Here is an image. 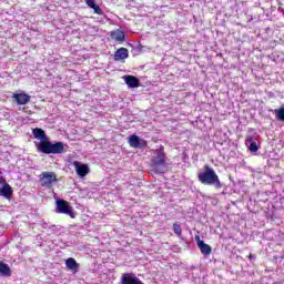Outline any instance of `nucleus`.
Here are the masks:
<instances>
[{
	"label": "nucleus",
	"instance_id": "obj_1",
	"mask_svg": "<svg viewBox=\"0 0 284 284\" xmlns=\"http://www.w3.org/2000/svg\"><path fill=\"white\" fill-rule=\"evenodd\" d=\"M36 148L42 154H63L67 152L68 144L63 142H50V140L43 142H36Z\"/></svg>",
	"mask_w": 284,
	"mask_h": 284
},
{
	"label": "nucleus",
	"instance_id": "obj_2",
	"mask_svg": "<svg viewBox=\"0 0 284 284\" xmlns=\"http://www.w3.org/2000/svg\"><path fill=\"white\" fill-rule=\"evenodd\" d=\"M197 179L203 185H214L217 189L222 187L221 180H219L216 171L209 165L204 168V172H200L197 174Z\"/></svg>",
	"mask_w": 284,
	"mask_h": 284
},
{
	"label": "nucleus",
	"instance_id": "obj_3",
	"mask_svg": "<svg viewBox=\"0 0 284 284\" xmlns=\"http://www.w3.org/2000/svg\"><path fill=\"white\" fill-rule=\"evenodd\" d=\"M152 168L156 174H164L168 170V163L165 162V152L163 146H160L152 158Z\"/></svg>",
	"mask_w": 284,
	"mask_h": 284
},
{
	"label": "nucleus",
	"instance_id": "obj_4",
	"mask_svg": "<svg viewBox=\"0 0 284 284\" xmlns=\"http://www.w3.org/2000/svg\"><path fill=\"white\" fill-rule=\"evenodd\" d=\"M55 212L58 214H67L71 219H74V216H75L74 211H72V207H70V204L64 200H57Z\"/></svg>",
	"mask_w": 284,
	"mask_h": 284
},
{
	"label": "nucleus",
	"instance_id": "obj_5",
	"mask_svg": "<svg viewBox=\"0 0 284 284\" xmlns=\"http://www.w3.org/2000/svg\"><path fill=\"white\" fill-rule=\"evenodd\" d=\"M40 183L42 187H52V184L57 183V174L54 172L41 173Z\"/></svg>",
	"mask_w": 284,
	"mask_h": 284
},
{
	"label": "nucleus",
	"instance_id": "obj_6",
	"mask_svg": "<svg viewBox=\"0 0 284 284\" xmlns=\"http://www.w3.org/2000/svg\"><path fill=\"white\" fill-rule=\"evenodd\" d=\"M120 284H145L134 273H123Z\"/></svg>",
	"mask_w": 284,
	"mask_h": 284
},
{
	"label": "nucleus",
	"instance_id": "obj_7",
	"mask_svg": "<svg viewBox=\"0 0 284 284\" xmlns=\"http://www.w3.org/2000/svg\"><path fill=\"white\" fill-rule=\"evenodd\" d=\"M12 99L18 105H28V103H30L31 97L28 93L21 91L20 93H13Z\"/></svg>",
	"mask_w": 284,
	"mask_h": 284
},
{
	"label": "nucleus",
	"instance_id": "obj_8",
	"mask_svg": "<svg viewBox=\"0 0 284 284\" xmlns=\"http://www.w3.org/2000/svg\"><path fill=\"white\" fill-rule=\"evenodd\" d=\"M73 166L80 179H83L88 176V174H90V168H88V164H83L81 162L75 161L73 162Z\"/></svg>",
	"mask_w": 284,
	"mask_h": 284
},
{
	"label": "nucleus",
	"instance_id": "obj_9",
	"mask_svg": "<svg viewBox=\"0 0 284 284\" xmlns=\"http://www.w3.org/2000/svg\"><path fill=\"white\" fill-rule=\"evenodd\" d=\"M195 239L197 241V247L200 248L201 253L204 256H210L212 254V246L203 242V240H201V237L199 236H196Z\"/></svg>",
	"mask_w": 284,
	"mask_h": 284
},
{
	"label": "nucleus",
	"instance_id": "obj_10",
	"mask_svg": "<svg viewBox=\"0 0 284 284\" xmlns=\"http://www.w3.org/2000/svg\"><path fill=\"white\" fill-rule=\"evenodd\" d=\"M124 83H126L128 88H139L141 83L139 82V79L134 75H124L123 77Z\"/></svg>",
	"mask_w": 284,
	"mask_h": 284
},
{
	"label": "nucleus",
	"instance_id": "obj_11",
	"mask_svg": "<svg viewBox=\"0 0 284 284\" xmlns=\"http://www.w3.org/2000/svg\"><path fill=\"white\" fill-rule=\"evenodd\" d=\"M130 57V52L126 48H120L114 53V61H125Z\"/></svg>",
	"mask_w": 284,
	"mask_h": 284
},
{
	"label": "nucleus",
	"instance_id": "obj_12",
	"mask_svg": "<svg viewBox=\"0 0 284 284\" xmlns=\"http://www.w3.org/2000/svg\"><path fill=\"white\" fill-rule=\"evenodd\" d=\"M32 134L34 139L40 141V143H43V141H49L50 138L45 134V131L43 129L36 128L32 130Z\"/></svg>",
	"mask_w": 284,
	"mask_h": 284
},
{
	"label": "nucleus",
	"instance_id": "obj_13",
	"mask_svg": "<svg viewBox=\"0 0 284 284\" xmlns=\"http://www.w3.org/2000/svg\"><path fill=\"white\" fill-rule=\"evenodd\" d=\"M13 190L12 186H10V184L6 183L1 189H0V196H4V199H12V194H13Z\"/></svg>",
	"mask_w": 284,
	"mask_h": 284
},
{
	"label": "nucleus",
	"instance_id": "obj_14",
	"mask_svg": "<svg viewBox=\"0 0 284 284\" xmlns=\"http://www.w3.org/2000/svg\"><path fill=\"white\" fill-rule=\"evenodd\" d=\"M245 145H247L250 152H258V144H256V141L253 136H246Z\"/></svg>",
	"mask_w": 284,
	"mask_h": 284
},
{
	"label": "nucleus",
	"instance_id": "obj_15",
	"mask_svg": "<svg viewBox=\"0 0 284 284\" xmlns=\"http://www.w3.org/2000/svg\"><path fill=\"white\" fill-rule=\"evenodd\" d=\"M111 39H113V41L123 42L125 41V33L119 29L114 30L111 32Z\"/></svg>",
	"mask_w": 284,
	"mask_h": 284
},
{
	"label": "nucleus",
	"instance_id": "obj_16",
	"mask_svg": "<svg viewBox=\"0 0 284 284\" xmlns=\"http://www.w3.org/2000/svg\"><path fill=\"white\" fill-rule=\"evenodd\" d=\"M129 145L131 148H141V138H139L138 135H131L129 138Z\"/></svg>",
	"mask_w": 284,
	"mask_h": 284
},
{
	"label": "nucleus",
	"instance_id": "obj_17",
	"mask_svg": "<svg viewBox=\"0 0 284 284\" xmlns=\"http://www.w3.org/2000/svg\"><path fill=\"white\" fill-rule=\"evenodd\" d=\"M65 265L69 270H73V272H77V270H79V264L77 263V260L69 257L65 261Z\"/></svg>",
	"mask_w": 284,
	"mask_h": 284
},
{
	"label": "nucleus",
	"instance_id": "obj_18",
	"mask_svg": "<svg viewBox=\"0 0 284 284\" xmlns=\"http://www.w3.org/2000/svg\"><path fill=\"white\" fill-rule=\"evenodd\" d=\"M10 266L3 262H0V276H10Z\"/></svg>",
	"mask_w": 284,
	"mask_h": 284
},
{
	"label": "nucleus",
	"instance_id": "obj_19",
	"mask_svg": "<svg viewBox=\"0 0 284 284\" xmlns=\"http://www.w3.org/2000/svg\"><path fill=\"white\" fill-rule=\"evenodd\" d=\"M274 114L277 121H282L284 123V106L275 109Z\"/></svg>",
	"mask_w": 284,
	"mask_h": 284
},
{
	"label": "nucleus",
	"instance_id": "obj_20",
	"mask_svg": "<svg viewBox=\"0 0 284 284\" xmlns=\"http://www.w3.org/2000/svg\"><path fill=\"white\" fill-rule=\"evenodd\" d=\"M173 231L178 236H181L183 230L181 229L180 224H173Z\"/></svg>",
	"mask_w": 284,
	"mask_h": 284
},
{
	"label": "nucleus",
	"instance_id": "obj_21",
	"mask_svg": "<svg viewBox=\"0 0 284 284\" xmlns=\"http://www.w3.org/2000/svg\"><path fill=\"white\" fill-rule=\"evenodd\" d=\"M92 10H94L95 14H103V10H101V7L94 4L93 7H91Z\"/></svg>",
	"mask_w": 284,
	"mask_h": 284
},
{
	"label": "nucleus",
	"instance_id": "obj_22",
	"mask_svg": "<svg viewBox=\"0 0 284 284\" xmlns=\"http://www.w3.org/2000/svg\"><path fill=\"white\" fill-rule=\"evenodd\" d=\"M84 1L89 8H93L94 6H97V2L94 0H84Z\"/></svg>",
	"mask_w": 284,
	"mask_h": 284
},
{
	"label": "nucleus",
	"instance_id": "obj_23",
	"mask_svg": "<svg viewBox=\"0 0 284 284\" xmlns=\"http://www.w3.org/2000/svg\"><path fill=\"white\" fill-rule=\"evenodd\" d=\"M42 227H48V223H43V224H42Z\"/></svg>",
	"mask_w": 284,
	"mask_h": 284
}]
</instances>
